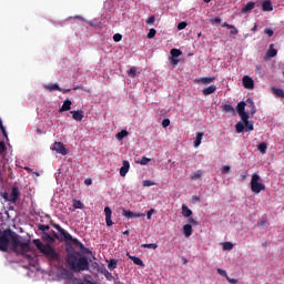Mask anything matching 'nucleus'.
I'll list each match as a JSON object with an SVG mask.
<instances>
[{"instance_id": "69168bd1", "label": "nucleus", "mask_w": 284, "mask_h": 284, "mask_svg": "<svg viewBox=\"0 0 284 284\" xmlns=\"http://www.w3.org/2000/svg\"><path fill=\"white\" fill-rule=\"evenodd\" d=\"M192 201H193V203H199V201H201V197L196 196V195H193Z\"/></svg>"}, {"instance_id": "6e6552de", "label": "nucleus", "mask_w": 284, "mask_h": 284, "mask_svg": "<svg viewBox=\"0 0 284 284\" xmlns=\"http://www.w3.org/2000/svg\"><path fill=\"white\" fill-rule=\"evenodd\" d=\"M242 83L246 90H254V80L250 75H244Z\"/></svg>"}, {"instance_id": "0eeeda50", "label": "nucleus", "mask_w": 284, "mask_h": 284, "mask_svg": "<svg viewBox=\"0 0 284 284\" xmlns=\"http://www.w3.org/2000/svg\"><path fill=\"white\" fill-rule=\"evenodd\" d=\"M10 200L9 203H17L21 196V190H19V186H12L11 193H10Z\"/></svg>"}, {"instance_id": "cd10ccee", "label": "nucleus", "mask_w": 284, "mask_h": 284, "mask_svg": "<svg viewBox=\"0 0 284 284\" xmlns=\"http://www.w3.org/2000/svg\"><path fill=\"white\" fill-rule=\"evenodd\" d=\"M131 261H133V263L135 265H139L140 267H144V263H143V260H141L140 257H136V256H130Z\"/></svg>"}, {"instance_id": "9b49d317", "label": "nucleus", "mask_w": 284, "mask_h": 284, "mask_svg": "<svg viewBox=\"0 0 284 284\" xmlns=\"http://www.w3.org/2000/svg\"><path fill=\"white\" fill-rule=\"evenodd\" d=\"M106 227H112V209L110 206L104 207Z\"/></svg>"}, {"instance_id": "72a5a7b5", "label": "nucleus", "mask_w": 284, "mask_h": 284, "mask_svg": "<svg viewBox=\"0 0 284 284\" xmlns=\"http://www.w3.org/2000/svg\"><path fill=\"white\" fill-rule=\"evenodd\" d=\"M199 81H200V83H202L203 85H207V84H210V83H213L214 78H201Z\"/></svg>"}, {"instance_id": "4d7b16f0", "label": "nucleus", "mask_w": 284, "mask_h": 284, "mask_svg": "<svg viewBox=\"0 0 284 284\" xmlns=\"http://www.w3.org/2000/svg\"><path fill=\"white\" fill-rule=\"evenodd\" d=\"M162 126H163V128H170V119H164V120L162 121Z\"/></svg>"}, {"instance_id": "680f3d73", "label": "nucleus", "mask_w": 284, "mask_h": 284, "mask_svg": "<svg viewBox=\"0 0 284 284\" xmlns=\"http://www.w3.org/2000/svg\"><path fill=\"white\" fill-rule=\"evenodd\" d=\"M230 34H239V29H236V27L233 26V28H231Z\"/></svg>"}, {"instance_id": "dca6fc26", "label": "nucleus", "mask_w": 284, "mask_h": 284, "mask_svg": "<svg viewBox=\"0 0 284 284\" xmlns=\"http://www.w3.org/2000/svg\"><path fill=\"white\" fill-rule=\"evenodd\" d=\"M262 10H263L264 12H272V10H274V6H272V1L265 0V1L262 3Z\"/></svg>"}, {"instance_id": "e433bc0d", "label": "nucleus", "mask_w": 284, "mask_h": 284, "mask_svg": "<svg viewBox=\"0 0 284 284\" xmlns=\"http://www.w3.org/2000/svg\"><path fill=\"white\" fill-rule=\"evenodd\" d=\"M202 176H203V173H201V171H196L195 173H193L191 175V179H192V181H196V180L201 179Z\"/></svg>"}, {"instance_id": "39448f33", "label": "nucleus", "mask_w": 284, "mask_h": 284, "mask_svg": "<svg viewBox=\"0 0 284 284\" xmlns=\"http://www.w3.org/2000/svg\"><path fill=\"white\" fill-rule=\"evenodd\" d=\"M53 227L63 236L64 241H71V243H79V240L72 237L68 231H65L61 225L53 224Z\"/></svg>"}, {"instance_id": "6ab92c4d", "label": "nucleus", "mask_w": 284, "mask_h": 284, "mask_svg": "<svg viewBox=\"0 0 284 284\" xmlns=\"http://www.w3.org/2000/svg\"><path fill=\"white\" fill-rule=\"evenodd\" d=\"M254 7H255V3L253 1L247 2L246 6L241 10L242 14H247V12H252V9Z\"/></svg>"}, {"instance_id": "ea45409f", "label": "nucleus", "mask_w": 284, "mask_h": 284, "mask_svg": "<svg viewBox=\"0 0 284 284\" xmlns=\"http://www.w3.org/2000/svg\"><path fill=\"white\" fill-rule=\"evenodd\" d=\"M239 115L241 116L243 123H247L250 121V115L246 112L240 113Z\"/></svg>"}, {"instance_id": "7c9ffc66", "label": "nucleus", "mask_w": 284, "mask_h": 284, "mask_svg": "<svg viewBox=\"0 0 284 284\" xmlns=\"http://www.w3.org/2000/svg\"><path fill=\"white\" fill-rule=\"evenodd\" d=\"M170 53H171V58H175V59H179V57L183 54V52L180 49H172Z\"/></svg>"}, {"instance_id": "5701e85b", "label": "nucleus", "mask_w": 284, "mask_h": 284, "mask_svg": "<svg viewBox=\"0 0 284 284\" xmlns=\"http://www.w3.org/2000/svg\"><path fill=\"white\" fill-rule=\"evenodd\" d=\"M272 92L275 97H278L280 99H284V90L283 89L272 88Z\"/></svg>"}, {"instance_id": "423d86ee", "label": "nucleus", "mask_w": 284, "mask_h": 284, "mask_svg": "<svg viewBox=\"0 0 284 284\" xmlns=\"http://www.w3.org/2000/svg\"><path fill=\"white\" fill-rule=\"evenodd\" d=\"M51 150L58 154H62V156L68 155V149H65V145L62 142H54L51 146Z\"/></svg>"}, {"instance_id": "4c0bfd02", "label": "nucleus", "mask_w": 284, "mask_h": 284, "mask_svg": "<svg viewBox=\"0 0 284 284\" xmlns=\"http://www.w3.org/2000/svg\"><path fill=\"white\" fill-rule=\"evenodd\" d=\"M116 260H110L109 264H108V268L109 270H116Z\"/></svg>"}, {"instance_id": "a19ab883", "label": "nucleus", "mask_w": 284, "mask_h": 284, "mask_svg": "<svg viewBox=\"0 0 284 284\" xmlns=\"http://www.w3.org/2000/svg\"><path fill=\"white\" fill-rule=\"evenodd\" d=\"M169 61H170V65H179V58H172V57H170L169 58Z\"/></svg>"}, {"instance_id": "3c124183", "label": "nucleus", "mask_w": 284, "mask_h": 284, "mask_svg": "<svg viewBox=\"0 0 284 284\" xmlns=\"http://www.w3.org/2000/svg\"><path fill=\"white\" fill-rule=\"evenodd\" d=\"M154 21H156V18L154 16H152L149 19H146V24L148 26H153Z\"/></svg>"}, {"instance_id": "412c9836", "label": "nucleus", "mask_w": 284, "mask_h": 284, "mask_svg": "<svg viewBox=\"0 0 284 284\" xmlns=\"http://www.w3.org/2000/svg\"><path fill=\"white\" fill-rule=\"evenodd\" d=\"M182 215L185 219H190V216H192V211L190 210V207H187V205L183 204L182 205Z\"/></svg>"}, {"instance_id": "f03ea898", "label": "nucleus", "mask_w": 284, "mask_h": 284, "mask_svg": "<svg viewBox=\"0 0 284 284\" xmlns=\"http://www.w3.org/2000/svg\"><path fill=\"white\" fill-rule=\"evenodd\" d=\"M67 263L73 272H85L87 270H90V262H88V257L77 251L68 252Z\"/></svg>"}, {"instance_id": "2eb2a0df", "label": "nucleus", "mask_w": 284, "mask_h": 284, "mask_svg": "<svg viewBox=\"0 0 284 284\" xmlns=\"http://www.w3.org/2000/svg\"><path fill=\"white\" fill-rule=\"evenodd\" d=\"M33 244L36 245L37 250L41 252V254H43L45 247H48V244H43V242H41L39 239L33 240Z\"/></svg>"}, {"instance_id": "473e14b6", "label": "nucleus", "mask_w": 284, "mask_h": 284, "mask_svg": "<svg viewBox=\"0 0 284 284\" xmlns=\"http://www.w3.org/2000/svg\"><path fill=\"white\" fill-rule=\"evenodd\" d=\"M223 250L230 252V251L234 250V244L232 242H224Z\"/></svg>"}, {"instance_id": "5fc2aeb1", "label": "nucleus", "mask_w": 284, "mask_h": 284, "mask_svg": "<svg viewBox=\"0 0 284 284\" xmlns=\"http://www.w3.org/2000/svg\"><path fill=\"white\" fill-rule=\"evenodd\" d=\"M217 274H220V276H225V278H227V272H225V270L223 268H217Z\"/></svg>"}, {"instance_id": "f3484780", "label": "nucleus", "mask_w": 284, "mask_h": 284, "mask_svg": "<svg viewBox=\"0 0 284 284\" xmlns=\"http://www.w3.org/2000/svg\"><path fill=\"white\" fill-rule=\"evenodd\" d=\"M214 92H216V85L212 84L203 89L202 94H204V97H210V94H214Z\"/></svg>"}, {"instance_id": "a18cd8bd", "label": "nucleus", "mask_w": 284, "mask_h": 284, "mask_svg": "<svg viewBox=\"0 0 284 284\" xmlns=\"http://www.w3.org/2000/svg\"><path fill=\"white\" fill-rule=\"evenodd\" d=\"M156 37V30L155 29H150L148 33V39H154Z\"/></svg>"}, {"instance_id": "79ce46f5", "label": "nucleus", "mask_w": 284, "mask_h": 284, "mask_svg": "<svg viewBox=\"0 0 284 284\" xmlns=\"http://www.w3.org/2000/svg\"><path fill=\"white\" fill-rule=\"evenodd\" d=\"M38 229L40 232H48V230H50V225L39 224Z\"/></svg>"}, {"instance_id": "aec40b11", "label": "nucleus", "mask_w": 284, "mask_h": 284, "mask_svg": "<svg viewBox=\"0 0 284 284\" xmlns=\"http://www.w3.org/2000/svg\"><path fill=\"white\" fill-rule=\"evenodd\" d=\"M72 108V101L65 100L60 109V112H68Z\"/></svg>"}, {"instance_id": "37998d69", "label": "nucleus", "mask_w": 284, "mask_h": 284, "mask_svg": "<svg viewBox=\"0 0 284 284\" xmlns=\"http://www.w3.org/2000/svg\"><path fill=\"white\" fill-rule=\"evenodd\" d=\"M0 130L3 134V136H6V139H8V132H6V126H3V121H1V119H0Z\"/></svg>"}, {"instance_id": "774afa93", "label": "nucleus", "mask_w": 284, "mask_h": 284, "mask_svg": "<svg viewBox=\"0 0 284 284\" xmlns=\"http://www.w3.org/2000/svg\"><path fill=\"white\" fill-rule=\"evenodd\" d=\"M43 239H49V241H52V236H50V234H48V233L43 234Z\"/></svg>"}, {"instance_id": "bf43d9fd", "label": "nucleus", "mask_w": 284, "mask_h": 284, "mask_svg": "<svg viewBox=\"0 0 284 284\" xmlns=\"http://www.w3.org/2000/svg\"><path fill=\"white\" fill-rule=\"evenodd\" d=\"M226 281H227L229 283H231V284H236V283H239V280H236V278H230V276H226Z\"/></svg>"}, {"instance_id": "c03bdc74", "label": "nucleus", "mask_w": 284, "mask_h": 284, "mask_svg": "<svg viewBox=\"0 0 284 284\" xmlns=\"http://www.w3.org/2000/svg\"><path fill=\"white\" fill-rule=\"evenodd\" d=\"M129 77H131V79H134L136 77V69L135 68H131L128 72Z\"/></svg>"}, {"instance_id": "c756f323", "label": "nucleus", "mask_w": 284, "mask_h": 284, "mask_svg": "<svg viewBox=\"0 0 284 284\" xmlns=\"http://www.w3.org/2000/svg\"><path fill=\"white\" fill-rule=\"evenodd\" d=\"M245 130V124H243V122H237L235 124V132H237V134H241V132H243Z\"/></svg>"}, {"instance_id": "e2e57ef3", "label": "nucleus", "mask_w": 284, "mask_h": 284, "mask_svg": "<svg viewBox=\"0 0 284 284\" xmlns=\"http://www.w3.org/2000/svg\"><path fill=\"white\" fill-rule=\"evenodd\" d=\"M187 222L191 223V225H199V221H196V220H194V219H192V217H190V219L187 220Z\"/></svg>"}, {"instance_id": "f704fd0d", "label": "nucleus", "mask_w": 284, "mask_h": 284, "mask_svg": "<svg viewBox=\"0 0 284 284\" xmlns=\"http://www.w3.org/2000/svg\"><path fill=\"white\" fill-rule=\"evenodd\" d=\"M73 207L74 210H83V202L80 200H73Z\"/></svg>"}, {"instance_id": "c85d7f7f", "label": "nucleus", "mask_w": 284, "mask_h": 284, "mask_svg": "<svg viewBox=\"0 0 284 284\" xmlns=\"http://www.w3.org/2000/svg\"><path fill=\"white\" fill-rule=\"evenodd\" d=\"M257 150L258 152H261V154H265V152H267V143L262 142L257 145Z\"/></svg>"}, {"instance_id": "ddd939ff", "label": "nucleus", "mask_w": 284, "mask_h": 284, "mask_svg": "<svg viewBox=\"0 0 284 284\" xmlns=\"http://www.w3.org/2000/svg\"><path fill=\"white\" fill-rule=\"evenodd\" d=\"M70 114L74 121H83V116H85L83 111H70Z\"/></svg>"}, {"instance_id": "8fccbe9b", "label": "nucleus", "mask_w": 284, "mask_h": 284, "mask_svg": "<svg viewBox=\"0 0 284 284\" xmlns=\"http://www.w3.org/2000/svg\"><path fill=\"white\" fill-rule=\"evenodd\" d=\"M121 39H123V36H121V33H115L113 36V41H115V43H119V41H121Z\"/></svg>"}, {"instance_id": "20e7f679", "label": "nucleus", "mask_w": 284, "mask_h": 284, "mask_svg": "<svg viewBox=\"0 0 284 284\" xmlns=\"http://www.w3.org/2000/svg\"><path fill=\"white\" fill-rule=\"evenodd\" d=\"M42 254H44L49 261H61V255H59V253H57V251L50 244H47Z\"/></svg>"}, {"instance_id": "603ef678", "label": "nucleus", "mask_w": 284, "mask_h": 284, "mask_svg": "<svg viewBox=\"0 0 284 284\" xmlns=\"http://www.w3.org/2000/svg\"><path fill=\"white\" fill-rule=\"evenodd\" d=\"M230 170H231L230 165H224V166H222L221 172L223 174H230Z\"/></svg>"}, {"instance_id": "f257e3e1", "label": "nucleus", "mask_w": 284, "mask_h": 284, "mask_svg": "<svg viewBox=\"0 0 284 284\" xmlns=\"http://www.w3.org/2000/svg\"><path fill=\"white\" fill-rule=\"evenodd\" d=\"M10 243L12 245L13 252H18V254H28V252H32L33 250L30 245V241H21L17 232L8 229L4 230L0 235V252H8Z\"/></svg>"}, {"instance_id": "c9c22d12", "label": "nucleus", "mask_w": 284, "mask_h": 284, "mask_svg": "<svg viewBox=\"0 0 284 284\" xmlns=\"http://www.w3.org/2000/svg\"><path fill=\"white\" fill-rule=\"evenodd\" d=\"M141 247H146L149 250H156V247H159V245L156 243H150V244H141Z\"/></svg>"}, {"instance_id": "13d9d810", "label": "nucleus", "mask_w": 284, "mask_h": 284, "mask_svg": "<svg viewBox=\"0 0 284 284\" xmlns=\"http://www.w3.org/2000/svg\"><path fill=\"white\" fill-rule=\"evenodd\" d=\"M153 213H154V209H150L149 212H148V214H146V219H148L149 221L152 220V214H153Z\"/></svg>"}, {"instance_id": "a878e982", "label": "nucleus", "mask_w": 284, "mask_h": 284, "mask_svg": "<svg viewBox=\"0 0 284 284\" xmlns=\"http://www.w3.org/2000/svg\"><path fill=\"white\" fill-rule=\"evenodd\" d=\"M245 102L241 101L237 103L236 110H237V114H243L245 113Z\"/></svg>"}, {"instance_id": "6e6d98bb", "label": "nucleus", "mask_w": 284, "mask_h": 284, "mask_svg": "<svg viewBox=\"0 0 284 284\" xmlns=\"http://www.w3.org/2000/svg\"><path fill=\"white\" fill-rule=\"evenodd\" d=\"M1 196L4 199V201L10 202V194L8 192L1 193Z\"/></svg>"}, {"instance_id": "052dcab7", "label": "nucleus", "mask_w": 284, "mask_h": 284, "mask_svg": "<svg viewBox=\"0 0 284 284\" xmlns=\"http://www.w3.org/2000/svg\"><path fill=\"white\" fill-rule=\"evenodd\" d=\"M3 152H6V143L0 142V154H3Z\"/></svg>"}, {"instance_id": "338daca9", "label": "nucleus", "mask_w": 284, "mask_h": 284, "mask_svg": "<svg viewBox=\"0 0 284 284\" xmlns=\"http://www.w3.org/2000/svg\"><path fill=\"white\" fill-rule=\"evenodd\" d=\"M84 184L85 185H91L92 184V179H85Z\"/></svg>"}, {"instance_id": "bb28decb", "label": "nucleus", "mask_w": 284, "mask_h": 284, "mask_svg": "<svg viewBox=\"0 0 284 284\" xmlns=\"http://www.w3.org/2000/svg\"><path fill=\"white\" fill-rule=\"evenodd\" d=\"M128 134H129L128 130H122V131L116 133L115 138L119 141H123V139H125V136H128Z\"/></svg>"}, {"instance_id": "393cba45", "label": "nucleus", "mask_w": 284, "mask_h": 284, "mask_svg": "<svg viewBox=\"0 0 284 284\" xmlns=\"http://www.w3.org/2000/svg\"><path fill=\"white\" fill-rule=\"evenodd\" d=\"M257 227H267V217L265 216L258 217Z\"/></svg>"}, {"instance_id": "9d476101", "label": "nucleus", "mask_w": 284, "mask_h": 284, "mask_svg": "<svg viewBox=\"0 0 284 284\" xmlns=\"http://www.w3.org/2000/svg\"><path fill=\"white\" fill-rule=\"evenodd\" d=\"M45 90H49V92H54L55 90L58 92H62L63 94H68V92H70V89H61L59 88V84H48L44 85Z\"/></svg>"}, {"instance_id": "4be33fe9", "label": "nucleus", "mask_w": 284, "mask_h": 284, "mask_svg": "<svg viewBox=\"0 0 284 284\" xmlns=\"http://www.w3.org/2000/svg\"><path fill=\"white\" fill-rule=\"evenodd\" d=\"M183 233L186 239H190V235L192 234V225L191 224L184 225Z\"/></svg>"}, {"instance_id": "f8f14e48", "label": "nucleus", "mask_w": 284, "mask_h": 284, "mask_svg": "<svg viewBox=\"0 0 284 284\" xmlns=\"http://www.w3.org/2000/svg\"><path fill=\"white\" fill-rule=\"evenodd\" d=\"M128 172H130V161L124 160L120 168V176H126Z\"/></svg>"}, {"instance_id": "de8ad7c7", "label": "nucleus", "mask_w": 284, "mask_h": 284, "mask_svg": "<svg viewBox=\"0 0 284 284\" xmlns=\"http://www.w3.org/2000/svg\"><path fill=\"white\" fill-rule=\"evenodd\" d=\"M152 185H154V182L151 180H144L143 181V186L144 187H152Z\"/></svg>"}, {"instance_id": "864d4df0", "label": "nucleus", "mask_w": 284, "mask_h": 284, "mask_svg": "<svg viewBox=\"0 0 284 284\" xmlns=\"http://www.w3.org/2000/svg\"><path fill=\"white\" fill-rule=\"evenodd\" d=\"M264 34H267V37H274V30L267 28L264 30Z\"/></svg>"}, {"instance_id": "b1692460", "label": "nucleus", "mask_w": 284, "mask_h": 284, "mask_svg": "<svg viewBox=\"0 0 284 284\" xmlns=\"http://www.w3.org/2000/svg\"><path fill=\"white\" fill-rule=\"evenodd\" d=\"M201 141H203V132H197L194 140V148H199V145H201Z\"/></svg>"}, {"instance_id": "4468645a", "label": "nucleus", "mask_w": 284, "mask_h": 284, "mask_svg": "<svg viewBox=\"0 0 284 284\" xmlns=\"http://www.w3.org/2000/svg\"><path fill=\"white\" fill-rule=\"evenodd\" d=\"M122 214L126 219H141V214L140 213H134V212L128 211V210H123Z\"/></svg>"}, {"instance_id": "09e8293b", "label": "nucleus", "mask_w": 284, "mask_h": 284, "mask_svg": "<svg viewBox=\"0 0 284 284\" xmlns=\"http://www.w3.org/2000/svg\"><path fill=\"white\" fill-rule=\"evenodd\" d=\"M150 161V158L143 156L140 161V165H148Z\"/></svg>"}, {"instance_id": "0e129e2a", "label": "nucleus", "mask_w": 284, "mask_h": 284, "mask_svg": "<svg viewBox=\"0 0 284 284\" xmlns=\"http://www.w3.org/2000/svg\"><path fill=\"white\" fill-rule=\"evenodd\" d=\"M222 28H229V30H231V28H234V26H233V24H230V23H227V22H224V23L222 24Z\"/></svg>"}, {"instance_id": "1a4fd4ad", "label": "nucleus", "mask_w": 284, "mask_h": 284, "mask_svg": "<svg viewBox=\"0 0 284 284\" xmlns=\"http://www.w3.org/2000/svg\"><path fill=\"white\" fill-rule=\"evenodd\" d=\"M278 54V50L274 49V44H270L268 50L264 55V61H268V59H274Z\"/></svg>"}, {"instance_id": "a211bd4d", "label": "nucleus", "mask_w": 284, "mask_h": 284, "mask_svg": "<svg viewBox=\"0 0 284 284\" xmlns=\"http://www.w3.org/2000/svg\"><path fill=\"white\" fill-rule=\"evenodd\" d=\"M222 112H224L225 114L227 113L236 114V111L234 110V106H232V104H223Z\"/></svg>"}, {"instance_id": "2f4dec72", "label": "nucleus", "mask_w": 284, "mask_h": 284, "mask_svg": "<svg viewBox=\"0 0 284 284\" xmlns=\"http://www.w3.org/2000/svg\"><path fill=\"white\" fill-rule=\"evenodd\" d=\"M244 130L245 132H252L254 130V123L253 122H244Z\"/></svg>"}, {"instance_id": "58836bf2", "label": "nucleus", "mask_w": 284, "mask_h": 284, "mask_svg": "<svg viewBox=\"0 0 284 284\" xmlns=\"http://www.w3.org/2000/svg\"><path fill=\"white\" fill-rule=\"evenodd\" d=\"M246 103H250L252 106L251 114H256V106L254 105V101H252V99H247Z\"/></svg>"}, {"instance_id": "49530a36", "label": "nucleus", "mask_w": 284, "mask_h": 284, "mask_svg": "<svg viewBox=\"0 0 284 284\" xmlns=\"http://www.w3.org/2000/svg\"><path fill=\"white\" fill-rule=\"evenodd\" d=\"M187 28V22L182 21L178 24V30H185Z\"/></svg>"}, {"instance_id": "7ed1b4c3", "label": "nucleus", "mask_w": 284, "mask_h": 284, "mask_svg": "<svg viewBox=\"0 0 284 284\" xmlns=\"http://www.w3.org/2000/svg\"><path fill=\"white\" fill-rule=\"evenodd\" d=\"M258 181H261V175H258L257 173H254L251 179V191L254 194H261V192L265 190V184Z\"/></svg>"}]
</instances>
